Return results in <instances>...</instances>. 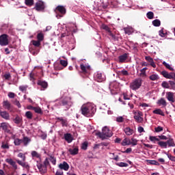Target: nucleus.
Wrapping results in <instances>:
<instances>
[{
	"label": "nucleus",
	"instance_id": "a878e982",
	"mask_svg": "<svg viewBox=\"0 0 175 175\" xmlns=\"http://www.w3.org/2000/svg\"><path fill=\"white\" fill-rule=\"evenodd\" d=\"M154 114H159V116H162L164 117L165 113L163 112L162 109H157L153 111Z\"/></svg>",
	"mask_w": 175,
	"mask_h": 175
},
{
	"label": "nucleus",
	"instance_id": "aec40b11",
	"mask_svg": "<svg viewBox=\"0 0 175 175\" xmlns=\"http://www.w3.org/2000/svg\"><path fill=\"white\" fill-rule=\"evenodd\" d=\"M64 139L68 143H72L73 141V137L70 133H66L64 135Z\"/></svg>",
	"mask_w": 175,
	"mask_h": 175
},
{
	"label": "nucleus",
	"instance_id": "3c124183",
	"mask_svg": "<svg viewBox=\"0 0 175 175\" xmlns=\"http://www.w3.org/2000/svg\"><path fill=\"white\" fill-rule=\"evenodd\" d=\"M150 142H153L155 143V142H159V138H157V137L150 136L149 137Z\"/></svg>",
	"mask_w": 175,
	"mask_h": 175
},
{
	"label": "nucleus",
	"instance_id": "f03ea898",
	"mask_svg": "<svg viewBox=\"0 0 175 175\" xmlns=\"http://www.w3.org/2000/svg\"><path fill=\"white\" fill-rule=\"evenodd\" d=\"M59 105L64 107L65 110H69L73 105V101H72L71 97H64L59 101Z\"/></svg>",
	"mask_w": 175,
	"mask_h": 175
},
{
	"label": "nucleus",
	"instance_id": "de8ad7c7",
	"mask_svg": "<svg viewBox=\"0 0 175 175\" xmlns=\"http://www.w3.org/2000/svg\"><path fill=\"white\" fill-rule=\"evenodd\" d=\"M163 131V127L161 126H158L157 127L154 128V132L159 133V132H162Z\"/></svg>",
	"mask_w": 175,
	"mask_h": 175
},
{
	"label": "nucleus",
	"instance_id": "6e6d98bb",
	"mask_svg": "<svg viewBox=\"0 0 175 175\" xmlns=\"http://www.w3.org/2000/svg\"><path fill=\"white\" fill-rule=\"evenodd\" d=\"M49 161L53 163V165H55L57 162V159L53 156H50Z\"/></svg>",
	"mask_w": 175,
	"mask_h": 175
},
{
	"label": "nucleus",
	"instance_id": "9b49d317",
	"mask_svg": "<svg viewBox=\"0 0 175 175\" xmlns=\"http://www.w3.org/2000/svg\"><path fill=\"white\" fill-rule=\"evenodd\" d=\"M59 168L62 170H65L66 172H68V170H69V164H68V163H66V161H64L59 165Z\"/></svg>",
	"mask_w": 175,
	"mask_h": 175
},
{
	"label": "nucleus",
	"instance_id": "2eb2a0df",
	"mask_svg": "<svg viewBox=\"0 0 175 175\" xmlns=\"http://www.w3.org/2000/svg\"><path fill=\"white\" fill-rule=\"evenodd\" d=\"M30 142H31V139L28 137H23L22 139V143L25 147H27V146L29 144Z\"/></svg>",
	"mask_w": 175,
	"mask_h": 175
},
{
	"label": "nucleus",
	"instance_id": "f257e3e1",
	"mask_svg": "<svg viewBox=\"0 0 175 175\" xmlns=\"http://www.w3.org/2000/svg\"><path fill=\"white\" fill-rule=\"evenodd\" d=\"M96 136H98L102 140L107 139V137H111L113 136V132L110 131V129L107 126H104L102 129V132L97 131L95 133Z\"/></svg>",
	"mask_w": 175,
	"mask_h": 175
},
{
	"label": "nucleus",
	"instance_id": "bf43d9fd",
	"mask_svg": "<svg viewBox=\"0 0 175 175\" xmlns=\"http://www.w3.org/2000/svg\"><path fill=\"white\" fill-rule=\"evenodd\" d=\"M161 85L163 87V88H170V85H169V83L166 81H163Z\"/></svg>",
	"mask_w": 175,
	"mask_h": 175
},
{
	"label": "nucleus",
	"instance_id": "5fc2aeb1",
	"mask_svg": "<svg viewBox=\"0 0 175 175\" xmlns=\"http://www.w3.org/2000/svg\"><path fill=\"white\" fill-rule=\"evenodd\" d=\"M131 146H137V139L131 138Z\"/></svg>",
	"mask_w": 175,
	"mask_h": 175
},
{
	"label": "nucleus",
	"instance_id": "c03bdc74",
	"mask_svg": "<svg viewBox=\"0 0 175 175\" xmlns=\"http://www.w3.org/2000/svg\"><path fill=\"white\" fill-rule=\"evenodd\" d=\"M27 88H28V85H27L19 86V90L21 92H25V91H27Z\"/></svg>",
	"mask_w": 175,
	"mask_h": 175
},
{
	"label": "nucleus",
	"instance_id": "09e8293b",
	"mask_svg": "<svg viewBox=\"0 0 175 175\" xmlns=\"http://www.w3.org/2000/svg\"><path fill=\"white\" fill-rule=\"evenodd\" d=\"M147 70V68H142L140 72V76L142 77H144V76H146V71Z\"/></svg>",
	"mask_w": 175,
	"mask_h": 175
},
{
	"label": "nucleus",
	"instance_id": "2f4dec72",
	"mask_svg": "<svg viewBox=\"0 0 175 175\" xmlns=\"http://www.w3.org/2000/svg\"><path fill=\"white\" fill-rule=\"evenodd\" d=\"M168 145V147H175L174 141H173V139H170L167 141V146Z\"/></svg>",
	"mask_w": 175,
	"mask_h": 175
},
{
	"label": "nucleus",
	"instance_id": "f3484780",
	"mask_svg": "<svg viewBox=\"0 0 175 175\" xmlns=\"http://www.w3.org/2000/svg\"><path fill=\"white\" fill-rule=\"evenodd\" d=\"M6 162L11 165L15 170H17V164H16V161H13L12 159H7Z\"/></svg>",
	"mask_w": 175,
	"mask_h": 175
},
{
	"label": "nucleus",
	"instance_id": "a18cd8bd",
	"mask_svg": "<svg viewBox=\"0 0 175 175\" xmlns=\"http://www.w3.org/2000/svg\"><path fill=\"white\" fill-rule=\"evenodd\" d=\"M117 166H120V167H127L128 163H124V162H120L116 163Z\"/></svg>",
	"mask_w": 175,
	"mask_h": 175
},
{
	"label": "nucleus",
	"instance_id": "423d86ee",
	"mask_svg": "<svg viewBox=\"0 0 175 175\" xmlns=\"http://www.w3.org/2000/svg\"><path fill=\"white\" fill-rule=\"evenodd\" d=\"M81 111L83 116H85V117H90V115L91 114V107H88L85 105H83L81 107Z\"/></svg>",
	"mask_w": 175,
	"mask_h": 175
},
{
	"label": "nucleus",
	"instance_id": "4d7b16f0",
	"mask_svg": "<svg viewBox=\"0 0 175 175\" xmlns=\"http://www.w3.org/2000/svg\"><path fill=\"white\" fill-rule=\"evenodd\" d=\"M102 28L103 29H105V31H107V32H108V33L111 31L110 30V28L109 27V26L106 25H102Z\"/></svg>",
	"mask_w": 175,
	"mask_h": 175
},
{
	"label": "nucleus",
	"instance_id": "e2e57ef3",
	"mask_svg": "<svg viewBox=\"0 0 175 175\" xmlns=\"http://www.w3.org/2000/svg\"><path fill=\"white\" fill-rule=\"evenodd\" d=\"M60 64L62 65V66H68V62H66V60H60Z\"/></svg>",
	"mask_w": 175,
	"mask_h": 175
},
{
	"label": "nucleus",
	"instance_id": "b1692460",
	"mask_svg": "<svg viewBox=\"0 0 175 175\" xmlns=\"http://www.w3.org/2000/svg\"><path fill=\"white\" fill-rule=\"evenodd\" d=\"M122 146H131V139L125 137L122 142Z\"/></svg>",
	"mask_w": 175,
	"mask_h": 175
},
{
	"label": "nucleus",
	"instance_id": "0e129e2a",
	"mask_svg": "<svg viewBox=\"0 0 175 175\" xmlns=\"http://www.w3.org/2000/svg\"><path fill=\"white\" fill-rule=\"evenodd\" d=\"M169 83H170V85L171 86V89L174 90V88H175V82L173 81H170Z\"/></svg>",
	"mask_w": 175,
	"mask_h": 175
},
{
	"label": "nucleus",
	"instance_id": "49530a36",
	"mask_svg": "<svg viewBox=\"0 0 175 175\" xmlns=\"http://www.w3.org/2000/svg\"><path fill=\"white\" fill-rule=\"evenodd\" d=\"M31 156L33 158H40V154H39V153H38V152H36V151H32Z\"/></svg>",
	"mask_w": 175,
	"mask_h": 175
},
{
	"label": "nucleus",
	"instance_id": "473e14b6",
	"mask_svg": "<svg viewBox=\"0 0 175 175\" xmlns=\"http://www.w3.org/2000/svg\"><path fill=\"white\" fill-rule=\"evenodd\" d=\"M152 25H154V27H160L161 26V21H159V19H156L154 20L152 22Z\"/></svg>",
	"mask_w": 175,
	"mask_h": 175
},
{
	"label": "nucleus",
	"instance_id": "20e7f679",
	"mask_svg": "<svg viewBox=\"0 0 175 175\" xmlns=\"http://www.w3.org/2000/svg\"><path fill=\"white\" fill-rule=\"evenodd\" d=\"M142 87V79H135L130 83V88L133 90V91H136V90H139Z\"/></svg>",
	"mask_w": 175,
	"mask_h": 175
},
{
	"label": "nucleus",
	"instance_id": "4c0bfd02",
	"mask_svg": "<svg viewBox=\"0 0 175 175\" xmlns=\"http://www.w3.org/2000/svg\"><path fill=\"white\" fill-rule=\"evenodd\" d=\"M14 143L16 146H20L21 144H23V139L16 138L14 141Z\"/></svg>",
	"mask_w": 175,
	"mask_h": 175
},
{
	"label": "nucleus",
	"instance_id": "412c9836",
	"mask_svg": "<svg viewBox=\"0 0 175 175\" xmlns=\"http://www.w3.org/2000/svg\"><path fill=\"white\" fill-rule=\"evenodd\" d=\"M0 116L2 117V118H4V120H9L10 116L9 115V113H8L6 111H1Z\"/></svg>",
	"mask_w": 175,
	"mask_h": 175
},
{
	"label": "nucleus",
	"instance_id": "c85d7f7f",
	"mask_svg": "<svg viewBox=\"0 0 175 175\" xmlns=\"http://www.w3.org/2000/svg\"><path fill=\"white\" fill-rule=\"evenodd\" d=\"M124 33L127 35L132 34V32H133V29L131 27H124Z\"/></svg>",
	"mask_w": 175,
	"mask_h": 175
},
{
	"label": "nucleus",
	"instance_id": "72a5a7b5",
	"mask_svg": "<svg viewBox=\"0 0 175 175\" xmlns=\"http://www.w3.org/2000/svg\"><path fill=\"white\" fill-rule=\"evenodd\" d=\"M33 111L35 113H37V114H43V111H42V109L39 107H34Z\"/></svg>",
	"mask_w": 175,
	"mask_h": 175
},
{
	"label": "nucleus",
	"instance_id": "6e6552de",
	"mask_svg": "<svg viewBox=\"0 0 175 175\" xmlns=\"http://www.w3.org/2000/svg\"><path fill=\"white\" fill-rule=\"evenodd\" d=\"M165 96L169 102H171V103H174V93L172 92H167Z\"/></svg>",
	"mask_w": 175,
	"mask_h": 175
},
{
	"label": "nucleus",
	"instance_id": "f704fd0d",
	"mask_svg": "<svg viewBox=\"0 0 175 175\" xmlns=\"http://www.w3.org/2000/svg\"><path fill=\"white\" fill-rule=\"evenodd\" d=\"M163 65H164V66H165V68L167 69H169V70H172V72H173V70H174V68H173V67H172V66H170V64L166 63V62H163Z\"/></svg>",
	"mask_w": 175,
	"mask_h": 175
},
{
	"label": "nucleus",
	"instance_id": "f8f14e48",
	"mask_svg": "<svg viewBox=\"0 0 175 175\" xmlns=\"http://www.w3.org/2000/svg\"><path fill=\"white\" fill-rule=\"evenodd\" d=\"M37 167H38V169L40 170V172H41V173H46V170H47V168L46 167V165H44V164L38 163L37 164Z\"/></svg>",
	"mask_w": 175,
	"mask_h": 175
},
{
	"label": "nucleus",
	"instance_id": "69168bd1",
	"mask_svg": "<svg viewBox=\"0 0 175 175\" xmlns=\"http://www.w3.org/2000/svg\"><path fill=\"white\" fill-rule=\"evenodd\" d=\"M121 74L123 76H129V72H128V71H126V70H123L121 71Z\"/></svg>",
	"mask_w": 175,
	"mask_h": 175
},
{
	"label": "nucleus",
	"instance_id": "c756f323",
	"mask_svg": "<svg viewBox=\"0 0 175 175\" xmlns=\"http://www.w3.org/2000/svg\"><path fill=\"white\" fill-rule=\"evenodd\" d=\"M159 146L161 147V148H167V142H163L160 141L158 142Z\"/></svg>",
	"mask_w": 175,
	"mask_h": 175
},
{
	"label": "nucleus",
	"instance_id": "a211bd4d",
	"mask_svg": "<svg viewBox=\"0 0 175 175\" xmlns=\"http://www.w3.org/2000/svg\"><path fill=\"white\" fill-rule=\"evenodd\" d=\"M119 62H120L121 64L125 62V61H126V59H128V53H124L120 56H119Z\"/></svg>",
	"mask_w": 175,
	"mask_h": 175
},
{
	"label": "nucleus",
	"instance_id": "a19ab883",
	"mask_svg": "<svg viewBox=\"0 0 175 175\" xmlns=\"http://www.w3.org/2000/svg\"><path fill=\"white\" fill-rule=\"evenodd\" d=\"M25 117H27L28 118V120H32V117H33V115H32V112L31 111H27L25 113Z\"/></svg>",
	"mask_w": 175,
	"mask_h": 175
},
{
	"label": "nucleus",
	"instance_id": "1a4fd4ad",
	"mask_svg": "<svg viewBox=\"0 0 175 175\" xmlns=\"http://www.w3.org/2000/svg\"><path fill=\"white\" fill-rule=\"evenodd\" d=\"M1 126L4 131V132H6L7 133H9L10 132V125L8 122H3L1 124Z\"/></svg>",
	"mask_w": 175,
	"mask_h": 175
},
{
	"label": "nucleus",
	"instance_id": "ddd939ff",
	"mask_svg": "<svg viewBox=\"0 0 175 175\" xmlns=\"http://www.w3.org/2000/svg\"><path fill=\"white\" fill-rule=\"evenodd\" d=\"M35 9L37 10H43L44 9V3L42 1L36 3Z\"/></svg>",
	"mask_w": 175,
	"mask_h": 175
},
{
	"label": "nucleus",
	"instance_id": "338daca9",
	"mask_svg": "<svg viewBox=\"0 0 175 175\" xmlns=\"http://www.w3.org/2000/svg\"><path fill=\"white\" fill-rule=\"evenodd\" d=\"M145 59H146V61H148V62H150V63L154 61V59L150 56H146L145 57Z\"/></svg>",
	"mask_w": 175,
	"mask_h": 175
},
{
	"label": "nucleus",
	"instance_id": "79ce46f5",
	"mask_svg": "<svg viewBox=\"0 0 175 175\" xmlns=\"http://www.w3.org/2000/svg\"><path fill=\"white\" fill-rule=\"evenodd\" d=\"M161 75L162 76H163V77H165V79L170 78V75H169V72H167V71H165V70L162 71Z\"/></svg>",
	"mask_w": 175,
	"mask_h": 175
},
{
	"label": "nucleus",
	"instance_id": "ea45409f",
	"mask_svg": "<svg viewBox=\"0 0 175 175\" xmlns=\"http://www.w3.org/2000/svg\"><path fill=\"white\" fill-rule=\"evenodd\" d=\"M9 144L6 143V142H3L2 145H1V148H3V150H9Z\"/></svg>",
	"mask_w": 175,
	"mask_h": 175
},
{
	"label": "nucleus",
	"instance_id": "393cba45",
	"mask_svg": "<svg viewBox=\"0 0 175 175\" xmlns=\"http://www.w3.org/2000/svg\"><path fill=\"white\" fill-rule=\"evenodd\" d=\"M149 79L152 81H157V80H159V76L157 74H153L149 77Z\"/></svg>",
	"mask_w": 175,
	"mask_h": 175
},
{
	"label": "nucleus",
	"instance_id": "c9c22d12",
	"mask_svg": "<svg viewBox=\"0 0 175 175\" xmlns=\"http://www.w3.org/2000/svg\"><path fill=\"white\" fill-rule=\"evenodd\" d=\"M146 17L147 18H148L149 20H152V18H154V12H148L146 14Z\"/></svg>",
	"mask_w": 175,
	"mask_h": 175
},
{
	"label": "nucleus",
	"instance_id": "864d4df0",
	"mask_svg": "<svg viewBox=\"0 0 175 175\" xmlns=\"http://www.w3.org/2000/svg\"><path fill=\"white\" fill-rule=\"evenodd\" d=\"M165 154H166L167 158H169V159H170V161H172V162H175V157H174V156H172V155H171V154H167V153H166V152H165Z\"/></svg>",
	"mask_w": 175,
	"mask_h": 175
},
{
	"label": "nucleus",
	"instance_id": "dca6fc26",
	"mask_svg": "<svg viewBox=\"0 0 175 175\" xmlns=\"http://www.w3.org/2000/svg\"><path fill=\"white\" fill-rule=\"evenodd\" d=\"M157 105H159V106H163V107H166L167 103H166V100H165V98H161L157 100Z\"/></svg>",
	"mask_w": 175,
	"mask_h": 175
},
{
	"label": "nucleus",
	"instance_id": "bb28decb",
	"mask_svg": "<svg viewBox=\"0 0 175 175\" xmlns=\"http://www.w3.org/2000/svg\"><path fill=\"white\" fill-rule=\"evenodd\" d=\"M16 162L17 163H18V165H20L23 167H25L26 169H28V167H29V165H28V164L25 162H23L20 160H16Z\"/></svg>",
	"mask_w": 175,
	"mask_h": 175
},
{
	"label": "nucleus",
	"instance_id": "9d476101",
	"mask_svg": "<svg viewBox=\"0 0 175 175\" xmlns=\"http://www.w3.org/2000/svg\"><path fill=\"white\" fill-rule=\"evenodd\" d=\"M80 68H81V73H83V75L88 73V71L90 70V69H91V66H85L83 64L80 65Z\"/></svg>",
	"mask_w": 175,
	"mask_h": 175
},
{
	"label": "nucleus",
	"instance_id": "774afa93",
	"mask_svg": "<svg viewBox=\"0 0 175 175\" xmlns=\"http://www.w3.org/2000/svg\"><path fill=\"white\" fill-rule=\"evenodd\" d=\"M8 96L11 98L13 99V98H14V96H16V94L13 92H9L8 93Z\"/></svg>",
	"mask_w": 175,
	"mask_h": 175
},
{
	"label": "nucleus",
	"instance_id": "7c9ffc66",
	"mask_svg": "<svg viewBox=\"0 0 175 175\" xmlns=\"http://www.w3.org/2000/svg\"><path fill=\"white\" fill-rule=\"evenodd\" d=\"M96 77L98 82L100 83V82L103 81V75H102V73L97 72V75H96Z\"/></svg>",
	"mask_w": 175,
	"mask_h": 175
},
{
	"label": "nucleus",
	"instance_id": "cd10ccee",
	"mask_svg": "<svg viewBox=\"0 0 175 175\" xmlns=\"http://www.w3.org/2000/svg\"><path fill=\"white\" fill-rule=\"evenodd\" d=\"M3 106L7 110H10L11 105L10 103L8 100H5L3 103Z\"/></svg>",
	"mask_w": 175,
	"mask_h": 175
},
{
	"label": "nucleus",
	"instance_id": "4468645a",
	"mask_svg": "<svg viewBox=\"0 0 175 175\" xmlns=\"http://www.w3.org/2000/svg\"><path fill=\"white\" fill-rule=\"evenodd\" d=\"M37 84L38 85H40V87H42V88L44 90H46V88L49 87V83L46 82V81H38Z\"/></svg>",
	"mask_w": 175,
	"mask_h": 175
},
{
	"label": "nucleus",
	"instance_id": "4be33fe9",
	"mask_svg": "<svg viewBox=\"0 0 175 175\" xmlns=\"http://www.w3.org/2000/svg\"><path fill=\"white\" fill-rule=\"evenodd\" d=\"M68 152L70 154V155H77V154H79V148H70L68 150Z\"/></svg>",
	"mask_w": 175,
	"mask_h": 175
},
{
	"label": "nucleus",
	"instance_id": "58836bf2",
	"mask_svg": "<svg viewBox=\"0 0 175 175\" xmlns=\"http://www.w3.org/2000/svg\"><path fill=\"white\" fill-rule=\"evenodd\" d=\"M37 39H38V42H42L43 40V39H44V36L42 33H39L37 35Z\"/></svg>",
	"mask_w": 175,
	"mask_h": 175
},
{
	"label": "nucleus",
	"instance_id": "e433bc0d",
	"mask_svg": "<svg viewBox=\"0 0 175 175\" xmlns=\"http://www.w3.org/2000/svg\"><path fill=\"white\" fill-rule=\"evenodd\" d=\"M147 162L149 163L150 165H155L156 166H159V162L155 160H147Z\"/></svg>",
	"mask_w": 175,
	"mask_h": 175
},
{
	"label": "nucleus",
	"instance_id": "052dcab7",
	"mask_svg": "<svg viewBox=\"0 0 175 175\" xmlns=\"http://www.w3.org/2000/svg\"><path fill=\"white\" fill-rule=\"evenodd\" d=\"M18 158H21L23 159V162H25L26 157L24 154H23L22 152H20V153H18Z\"/></svg>",
	"mask_w": 175,
	"mask_h": 175
},
{
	"label": "nucleus",
	"instance_id": "603ef678",
	"mask_svg": "<svg viewBox=\"0 0 175 175\" xmlns=\"http://www.w3.org/2000/svg\"><path fill=\"white\" fill-rule=\"evenodd\" d=\"M3 77L5 79V80H10V79H12V75H10V73H5L3 75Z\"/></svg>",
	"mask_w": 175,
	"mask_h": 175
},
{
	"label": "nucleus",
	"instance_id": "39448f33",
	"mask_svg": "<svg viewBox=\"0 0 175 175\" xmlns=\"http://www.w3.org/2000/svg\"><path fill=\"white\" fill-rule=\"evenodd\" d=\"M9 36L8 34H3L0 36V46H8L9 44Z\"/></svg>",
	"mask_w": 175,
	"mask_h": 175
},
{
	"label": "nucleus",
	"instance_id": "5701e85b",
	"mask_svg": "<svg viewBox=\"0 0 175 175\" xmlns=\"http://www.w3.org/2000/svg\"><path fill=\"white\" fill-rule=\"evenodd\" d=\"M13 121L15 124H21L23 122V118L16 115L15 118L13 119Z\"/></svg>",
	"mask_w": 175,
	"mask_h": 175
},
{
	"label": "nucleus",
	"instance_id": "0eeeda50",
	"mask_svg": "<svg viewBox=\"0 0 175 175\" xmlns=\"http://www.w3.org/2000/svg\"><path fill=\"white\" fill-rule=\"evenodd\" d=\"M134 114V119L135 120L136 122H143V113H142V111H138L137 112H135Z\"/></svg>",
	"mask_w": 175,
	"mask_h": 175
},
{
	"label": "nucleus",
	"instance_id": "37998d69",
	"mask_svg": "<svg viewBox=\"0 0 175 175\" xmlns=\"http://www.w3.org/2000/svg\"><path fill=\"white\" fill-rule=\"evenodd\" d=\"M31 43L35 47H39L40 46V42L39 40H32Z\"/></svg>",
	"mask_w": 175,
	"mask_h": 175
},
{
	"label": "nucleus",
	"instance_id": "13d9d810",
	"mask_svg": "<svg viewBox=\"0 0 175 175\" xmlns=\"http://www.w3.org/2000/svg\"><path fill=\"white\" fill-rule=\"evenodd\" d=\"M124 120L125 119L122 116H118V117L116 118V122H124Z\"/></svg>",
	"mask_w": 175,
	"mask_h": 175
},
{
	"label": "nucleus",
	"instance_id": "7ed1b4c3",
	"mask_svg": "<svg viewBox=\"0 0 175 175\" xmlns=\"http://www.w3.org/2000/svg\"><path fill=\"white\" fill-rule=\"evenodd\" d=\"M55 12L57 14L56 17L57 18H61V17H64V16L66 14V8H65V6L64 5H58L55 9Z\"/></svg>",
	"mask_w": 175,
	"mask_h": 175
},
{
	"label": "nucleus",
	"instance_id": "6ab92c4d",
	"mask_svg": "<svg viewBox=\"0 0 175 175\" xmlns=\"http://www.w3.org/2000/svg\"><path fill=\"white\" fill-rule=\"evenodd\" d=\"M124 132L127 136H131L133 135V129H131L130 127H126L124 129Z\"/></svg>",
	"mask_w": 175,
	"mask_h": 175
},
{
	"label": "nucleus",
	"instance_id": "680f3d73",
	"mask_svg": "<svg viewBox=\"0 0 175 175\" xmlns=\"http://www.w3.org/2000/svg\"><path fill=\"white\" fill-rule=\"evenodd\" d=\"M87 147H88V142H83L81 146L82 150H87Z\"/></svg>",
	"mask_w": 175,
	"mask_h": 175
},
{
	"label": "nucleus",
	"instance_id": "8fccbe9b",
	"mask_svg": "<svg viewBox=\"0 0 175 175\" xmlns=\"http://www.w3.org/2000/svg\"><path fill=\"white\" fill-rule=\"evenodd\" d=\"M25 5L27 6H32L33 5V0H25Z\"/></svg>",
	"mask_w": 175,
	"mask_h": 175
}]
</instances>
